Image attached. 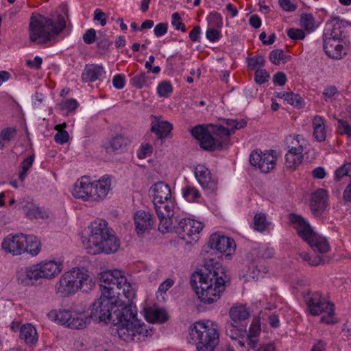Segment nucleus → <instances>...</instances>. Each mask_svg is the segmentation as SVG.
<instances>
[{"label":"nucleus","instance_id":"nucleus-45","mask_svg":"<svg viewBox=\"0 0 351 351\" xmlns=\"http://www.w3.org/2000/svg\"><path fill=\"white\" fill-rule=\"evenodd\" d=\"M131 84L137 88H141L144 86H148L149 79L145 73L142 72L132 78Z\"/></svg>","mask_w":351,"mask_h":351},{"label":"nucleus","instance_id":"nucleus-2","mask_svg":"<svg viewBox=\"0 0 351 351\" xmlns=\"http://www.w3.org/2000/svg\"><path fill=\"white\" fill-rule=\"evenodd\" d=\"M228 280L226 269L219 263H215L193 275L195 293L205 304H211L219 300Z\"/></svg>","mask_w":351,"mask_h":351},{"label":"nucleus","instance_id":"nucleus-18","mask_svg":"<svg viewBox=\"0 0 351 351\" xmlns=\"http://www.w3.org/2000/svg\"><path fill=\"white\" fill-rule=\"evenodd\" d=\"M25 234H9L3 239L1 248L7 254L19 256L25 253Z\"/></svg>","mask_w":351,"mask_h":351},{"label":"nucleus","instance_id":"nucleus-50","mask_svg":"<svg viewBox=\"0 0 351 351\" xmlns=\"http://www.w3.org/2000/svg\"><path fill=\"white\" fill-rule=\"evenodd\" d=\"M208 25L211 27L221 28L223 24L222 17L217 12L210 13L207 18Z\"/></svg>","mask_w":351,"mask_h":351},{"label":"nucleus","instance_id":"nucleus-1","mask_svg":"<svg viewBox=\"0 0 351 351\" xmlns=\"http://www.w3.org/2000/svg\"><path fill=\"white\" fill-rule=\"evenodd\" d=\"M101 296L92 305L90 317L98 322H112L120 326L117 311L125 313L135 298L136 288L123 271L107 270L100 274Z\"/></svg>","mask_w":351,"mask_h":351},{"label":"nucleus","instance_id":"nucleus-57","mask_svg":"<svg viewBox=\"0 0 351 351\" xmlns=\"http://www.w3.org/2000/svg\"><path fill=\"white\" fill-rule=\"evenodd\" d=\"M264 63L265 58L261 55H258L248 59V65L253 69L263 66Z\"/></svg>","mask_w":351,"mask_h":351},{"label":"nucleus","instance_id":"nucleus-7","mask_svg":"<svg viewBox=\"0 0 351 351\" xmlns=\"http://www.w3.org/2000/svg\"><path fill=\"white\" fill-rule=\"evenodd\" d=\"M95 282L88 271L84 267H73L65 271L55 286L56 293L62 297H69L78 291L87 292L93 289Z\"/></svg>","mask_w":351,"mask_h":351},{"label":"nucleus","instance_id":"nucleus-21","mask_svg":"<svg viewBox=\"0 0 351 351\" xmlns=\"http://www.w3.org/2000/svg\"><path fill=\"white\" fill-rule=\"evenodd\" d=\"M150 131L153 132L158 139H164L171 134L173 125L161 116H150Z\"/></svg>","mask_w":351,"mask_h":351},{"label":"nucleus","instance_id":"nucleus-54","mask_svg":"<svg viewBox=\"0 0 351 351\" xmlns=\"http://www.w3.org/2000/svg\"><path fill=\"white\" fill-rule=\"evenodd\" d=\"M153 152V147L149 144H142L137 152V156L139 159H144L150 156Z\"/></svg>","mask_w":351,"mask_h":351},{"label":"nucleus","instance_id":"nucleus-51","mask_svg":"<svg viewBox=\"0 0 351 351\" xmlns=\"http://www.w3.org/2000/svg\"><path fill=\"white\" fill-rule=\"evenodd\" d=\"M254 229L262 232L267 228L266 217L263 214H257L254 218Z\"/></svg>","mask_w":351,"mask_h":351},{"label":"nucleus","instance_id":"nucleus-20","mask_svg":"<svg viewBox=\"0 0 351 351\" xmlns=\"http://www.w3.org/2000/svg\"><path fill=\"white\" fill-rule=\"evenodd\" d=\"M342 42V39L323 38V47L326 55L332 59H341L347 53Z\"/></svg>","mask_w":351,"mask_h":351},{"label":"nucleus","instance_id":"nucleus-25","mask_svg":"<svg viewBox=\"0 0 351 351\" xmlns=\"http://www.w3.org/2000/svg\"><path fill=\"white\" fill-rule=\"evenodd\" d=\"M195 176L199 184L204 189L214 191L217 187V180L212 178L208 168L197 165L195 169Z\"/></svg>","mask_w":351,"mask_h":351},{"label":"nucleus","instance_id":"nucleus-61","mask_svg":"<svg viewBox=\"0 0 351 351\" xmlns=\"http://www.w3.org/2000/svg\"><path fill=\"white\" fill-rule=\"evenodd\" d=\"M237 327V324H234L232 322L227 323L226 326V334L231 337L232 339H236L237 337L239 335V331L236 328Z\"/></svg>","mask_w":351,"mask_h":351},{"label":"nucleus","instance_id":"nucleus-35","mask_svg":"<svg viewBox=\"0 0 351 351\" xmlns=\"http://www.w3.org/2000/svg\"><path fill=\"white\" fill-rule=\"evenodd\" d=\"M302 153L289 151L285 155V165L287 168L295 169L302 161Z\"/></svg>","mask_w":351,"mask_h":351},{"label":"nucleus","instance_id":"nucleus-23","mask_svg":"<svg viewBox=\"0 0 351 351\" xmlns=\"http://www.w3.org/2000/svg\"><path fill=\"white\" fill-rule=\"evenodd\" d=\"M328 194L326 190L319 189L311 195L310 208L313 215L320 217L327 206Z\"/></svg>","mask_w":351,"mask_h":351},{"label":"nucleus","instance_id":"nucleus-36","mask_svg":"<svg viewBox=\"0 0 351 351\" xmlns=\"http://www.w3.org/2000/svg\"><path fill=\"white\" fill-rule=\"evenodd\" d=\"M25 244L24 245L25 248V252H27L32 256H36L37 255L40 250V242L34 236L31 235H25Z\"/></svg>","mask_w":351,"mask_h":351},{"label":"nucleus","instance_id":"nucleus-5","mask_svg":"<svg viewBox=\"0 0 351 351\" xmlns=\"http://www.w3.org/2000/svg\"><path fill=\"white\" fill-rule=\"evenodd\" d=\"M66 26L64 16L58 14L46 17L41 14H32L29 30V39L39 44L45 43L55 38Z\"/></svg>","mask_w":351,"mask_h":351},{"label":"nucleus","instance_id":"nucleus-41","mask_svg":"<svg viewBox=\"0 0 351 351\" xmlns=\"http://www.w3.org/2000/svg\"><path fill=\"white\" fill-rule=\"evenodd\" d=\"M16 135V130L8 128L0 133V149H3Z\"/></svg>","mask_w":351,"mask_h":351},{"label":"nucleus","instance_id":"nucleus-8","mask_svg":"<svg viewBox=\"0 0 351 351\" xmlns=\"http://www.w3.org/2000/svg\"><path fill=\"white\" fill-rule=\"evenodd\" d=\"M110 190L111 179L107 175L95 181H91L88 176H82L75 182L72 195L76 199L90 202H99L107 197Z\"/></svg>","mask_w":351,"mask_h":351},{"label":"nucleus","instance_id":"nucleus-28","mask_svg":"<svg viewBox=\"0 0 351 351\" xmlns=\"http://www.w3.org/2000/svg\"><path fill=\"white\" fill-rule=\"evenodd\" d=\"M274 250L267 245H258L253 247L249 253L248 258L251 261L269 259L273 257Z\"/></svg>","mask_w":351,"mask_h":351},{"label":"nucleus","instance_id":"nucleus-11","mask_svg":"<svg viewBox=\"0 0 351 351\" xmlns=\"http://www.w3.org/2000/svg\"><path fill=\"white\" fill-rule=\"evenodd\" d=\"M48 317L49 319L73 329L84 328L90 324L91 319L90 315H87L82 306L73 311L65 309L58 311H52L48 313Z\"/></svg>","mask_w":351,"mask_h":351},{"label":"nucleus","instance_id":"nucleus-12","mask_svg":"<svg viewBox=\"0 0 351 351\" xmlns=\"http://www.w3.org/2000/svg\"><path fill=\"white\" fill-rule=\"evenodd\" d=\"M306 303L313 315L322 314L320 322L326 324L337 323L334 304L324 298L319 293H313L306 298Z\"/></svg>","mask_w":351,"mask_h":351},{"label":"nucleus","instance_id":"nucleus-48","mask_svg":"<svg viewBox=\"0 0 351 351\" xmlns=\"http://www.w3.org/2000/svg\"><path fill=\"white\" fill-rule=\"evenodd\" d=\"M172 91V85L167 81L162 82L157 86V93L160 97H167Z\"/></svg>","mask_w":351,"mask_h":351},{"label":"nucleus","instance_id":"nucleus-46","mask_svg":"<svg viewBox=\"0 0 351 351\" xmlns=\"http://www.w3.org/2000/svg\"><path fill=\"white\" fill-rule=\"evenodd\" d=\"M300 256L311 266H318L326 262L325 259L322 256H315L313 257L306 252L300 253Z\"/></svg>","mask_w":351,"mask_h":351},{"label":"nucleus","instance_id":"nucleus-37","mask_svg":"<svg viewBox=\"0 0 351 351\" xmlns=\"http://www.w3.org/2000/svg\"><path fill=\"white\" fill-rule=\"evenodd\" d=\"M183 197L189 202H197L201 197V193L193 186L186 185L182 189Z\"/></svg>","mask_w":351,"mask_h":351},{"label":"nucleus","instance_id":"nucleus-14","mask_svg":"<svg viewBox=\"0 0 351 351\" xmlns=\"http://www.w3.org/2000/svg\"><path fill=\"white\" fill-rule=\"evenodd\" d=\"M204 225L201 221L190 218L182 219L175 228L176 233L187 243L197 241L198 234L202 230Z\"/></svg>","mask_w":351,"mask_h":351},{"label":"nucleus","instance_id":"nucleus-9","mask_svg":"<svg viewBox=\"0 0 351 351\" xmlns=\"http://www.w3.org/2000/svg\"><path fill=\"white\" fill-rule=\"evenodd\" d=\"M188 341L196 351H214L219 341L218 326L210 320L195 322L191 328Z\"/></svg>","mask_w":351,"mask_h":351},{"label":"nucleus","instance_id":"nucleus-39","mask_svg":"<svg viewBox=\"0 0 351 351\" xmlns=\"http://www.w3.org/2000/svg\"><path fill=\"white\" fill-rule=\"evenodd\" d=\"M252 262L253 263L249 267V269L247 271L248 276L254 280H258L261 278H263L268 271L267 269L265 267H260L255 264V261Z\"/></svg>","mask_w":351,"mask_h":351},{"label":"nucleus","instance_id":"nucleus-49","mask_svg":"<svg viewBox=\"0 0 351 351\" xmlns=\"http://www.w3.org/2000/svg\"><path fill=\"white\" fill-rule=\"evenodd\" d=\"M77 107V102L74 99H66L58 104L59 109L64 111L66 113L75 110Z\"/></svg>","mask_w":351,"mask_h":351},{"label":"nucleus","instance_id":"nucleus-64","mask_svg":"<svg viewBox=\"0 0 351 351\" xmlns=\"http://www.w3.org/2000/svg\"><path fill=\"white\" fill-rule=\"evenodd\" d=\"M167 23H160L157 24L154 29V35L156 37H160L165 35L167 32Z\"/></svg>","mask_w":351,"mask_h":351},{"label":"nucleus","instance_id":"nucleus-15","mask_svg":"<svg viewBox=\"0 0 351 351\" xmlns=\"http://www.w3.org/2000/svg\"><path fill=\"white\" fill-rule=\"evenodd\" d=\"M276 157L273 151H254L250 156V164L263 173H268L276 165Z\"/></svg>","mask_w":351,"mask_h":351},{"label":"nucleus","instance_id":"nucleus-58","mask_svg":"<svg viewBox=\"0 0 351 351\" xmlns=\"http://www.w3.org/2000/svg\"><path fill=\"white\" fill-rule=\"evenodd\" d=\"M338 129L341 134H346L348 137L351 138V126L346 121L339 120Z\"/></svg>","mask_w":351,"mask_h":351},{"label":"nucleus","instance_id":"nucleus-34","mask_svg":"<svg viewBox=\"0 0 351 351\" xmlns=\"http://www.w3.org/2000/svg\"><path fill=\"white\" fill-rule=\"evenodd\" d=\"M230 317L233 324H237L241 321H244L250 315L249 311L245 306H237L230 308Z\"/></svg>","mask_w":351,"mask_h":351},{"label":"nucleus","instance_id":"nucleus-63","mask_svg":"<svg viewBox=\"0 0 351 351\" xmlns=\"http://www.w3.org/2000/svg\"><path fill=\"white\" fill-rule=\"evenodd\" d=\"M96 31L91 28L88 29L83 35V40L86 44H92L95 42Z\"/></svg>","mask_w":351,"mask_h":351},{"label":"nucleus","instance_id":"nucleus-53","mask_svg":"<svg viewBox=\"0 0 351 351\" xmlns=\"http://www.w3.org/2000/svg\"><path fill=\"white\" fill-rule=\"evenodd\" d=\"M206 37L209 41L215 43L220 39L221 34L215 27H209L206 31Z\"/></svg>","mask_w":351,"mask_h":351},{"label":"nucleus","instance_id":"nucleus-47","mask_svg":"<svg viewBox=\"0 0 351 351\" xmlns=\"http://www.w3.org/2000/svg\"><path fill=\"white\" fill-rule=\"evenodd\" d=\"M300 25L306 30L313 31L315 29V19L311 14H303L300 19Z\"/></svg>","mask_w":351,"mask_h":351},{"label":"nucleus","instance_id":"nucleus-42","mask_svg":"<svg viewBox=\"0 0 351 351\" xmlns=\"http://www.w3.org/2000/svg\"><path fill=\"white\" fill-rule=\"evenodd\" d=\"M322 94L324 101L327 103H331L336 97L339 95V91L336 86L329 85L324 88Z\"/></svg>","mask_w":351,"mask_h":351},{"label":"nucleus","instance_id":"nucleus-24","mask_svg":"<svg viewBox=\"0 0 351 351\" xmlns=\"http://www.w3.org/2000/svg\"><path fill=\"white\" fill-rule=\"evenodd\" d=\"M136 231L138 235L149 232L153 227L154 221L152 215L145 210H137L134 215Z\"/></svg>","mask_w":351,"mask_h":351},{"label":"nucleus","instance_id":"nucleus-4","mask_svg":"<svg viewBox=\"0 0 351 351\" xmlns=\"http://www.w3.org/2000/svg\"><path fill=\"white\" fill-rule=\"evenodd\" d=\"M153 204L159 219L158 230L168 232L172 228L176 213V202L172 197L170 187L163 182L155 183L150 189Z\"/></svg>","mask_w":351,"mask_h":351},{"label":"nucleus","instance_id":"nucleus-40","mask_svg":"<svg viewBox=\"0 0 351 351\" xmlns=\"http://www.w3.org/2000/svg\"><path fill=\"white\" fill-rule=\"evenodd\" d=\"M34 160V155H30L25 158L21 163V171L19 175V179L23 182L27 176V171L32 167Z\"/></svg>","mask_w":351,"mask_h":351},{"label":"nucleus","instance_id":"nucleus-22","mask_svg":"<svg viewBox=\"0 0 351 351\" xmlns=\"http://www.w3.org/2000/svg\"><path fill=\"white\" fill-rule=\"evenodd\" d=\"M347 23L339 16L332 17L325 25L323 38L342 39Z\"/></svg>","mask_w":351,"mask_h":351},{"label":"nucleus","instance_id":"nucleus-38","mask_svg":"<svg viewBox=\"0 0 351 351\" xmlns=\"http://www.w3.org/2000/svg\"><path fill=\"white\" fill-rule=\"evenodd\" d=\"M24 210L26 215L31 219L48 218L47 213L35 205H31L29 207L25 206Z\"/></svg>","mask_w":351,"mask_h":351},{"label":"nucleus","instance_id":"nucleus-60","mask_svg":"<svg viewBox=\"0 0 351 351\" xmlns=\"http://www.w3.org/2000/svg\"><path fill=\"white\" fill-rule=\"evenodd\" d=\"M112 84L117 89H122L125 84V80L123 75L117 74L112 78Z\"/></svg>","mask_w":351,"mask_h":351},{"label":"nucleus","instance_id":"nucleus-52","mask_svg":"<svg viewBox=\"0 0 351 351\" xmlns=\"http://www.w3.org/2000/svg\"><path fill=\"white\" fill-rule=\"evenodd\" d=\"M286 101L288 104L297 108H301L303 106L304 101L298 94L289 93V97H287Z\"/></svg>","mask_w":351,"mask_h":351},{"label":"nucleus","instance_id":"nucleus-3","mask_svg":"<svg viewBox=\"0 0 351 351\" xmlns=\"http://www.w3.org/2000/svg\"><path fill=\"white\" fill-rule=\"evenodd\" d=\"M223 125H198L191 130V135L199 141L202 148L213 151L223 148L229 141L231 133L246 125L244 120L226 119Z\"/></svg>","mask_w":351,"mask_h":351},{"label":"nucleus","instance_id":"nucleus-6","mask_svg":"<svg viewBox=\"0 0 351 351\" xmlns=\"http://www.w3.org/2000/svg\"><path fill=\"white\" fill-rule=\"evenodd\" d=\"M124 313L117 311L119 322H122L117 329L118 337L127 342L138 341L145 337H152L154 328L137 319L136 307L132 304Z\"/></svg>","mask_w":351,"mask_h":351},{"label":"nucleus","instance_id":"nucleus-62","mask_svg":"<svg viewBox=\"0 0 351 351\" xmlns=\"http://www.w3.org/2000/svg\"><path fill=\"white\" fill-rule=\"evenodd\" d=\"M69 135L66 131H59L54 136L56 143L62 145L69 141Z\"/></svg>","mask_w":351,"mask_h":351},{"label":"nucleus","instance_id":"nucleus-31","mask_svg":"<svg viewBox=\"0 0 351 351\" xmlns=\"http://www.w3.org/2000/svg\"><path fill=\"white\" fill-rule=\"evenodd\" d=\"M312 127L313 130V137L318 142H323L326 139V125L325 121L320 116H315L312 120Z\"/></svg>","mask_w":351,"mask_h":351},{"label":"nucleus","instance_id":"nucleus-29","mask_svg":"<svg viewBox=\"0 0 351 351\" xmlns=\"http://www.w3.org/2000/svg\"><path fill=\"white\" fill-rule=\"evenodd\" d=\"M129 144V140L122 135H116L113 136L108 143L105 145V148L108 150L111 149V151L115 154H121L126 150L127 146Z\"/></svg>","mask_w":351,"mask_h":351},{"label":"nucleus","instance_id":"nucleus-26","mask_svg":"<svg viewBox=\"0 0 351 351\" xmlns=\"http://www.w3.org/2000/svg\"><path fill=\"white\" fill-rule=\"evenodd\" d=\"M305 242L315 252L326 254L330 250V246L326 238L316 231Z\"/></svg>","mask_w":351,"mask_h":351},{"label":"nucleus","instance_id":"nucleus-16","mask_svg":"<svg viewBox=\"0 0 351 351\" xmlns=\"http://www.w3.org/2000/svg\"><path fill=\"white\" fill-rule=\"evenodd\" d=\"M121 246V241L115 232L111 229L98 245L93 247L90 254L96 255L99 254H110L117 252Z\"/></svg>","mask_w":351,"mask_h":351},{"label":"nucleus","instance_id":"nucleus-44","mask_svg":"<svg viewBox=\"0 0 351 351\" xmlns=\"http://www.w3.org/2000/svg\"><path fill=\"white\" fill-rule=\"evenodd\" d=\"M344 176L351 177V162H346L340 166L334 173V178L339 181Z\"/></svg>","mask_w":351,"mask_h":351},{"label":"nucleus","instance_id":"nucleus-10","mask_svg":"<svg viewBox=\"0 0 351 351\" xmlns=\"http://www.w3.org/2000/svg\"><path fill=\"white\" fill-rule=\"evenodd\" d=\"M62 269V263L60 261H44L21 269L17 273L19 283L25 285H34L38 280H51L58 276Z\"/></svg>","mask_w":351,"mask_h":351},{"label":"nucleus","instance_id":"nucleus-27","mask_svg":"<svg viewBox=\"0 0 351 351\" xmlns=\"http://www.w3.org/2000/svg\"><path fill=\"white\" fill-rule=\"evenodd\" d=\"M104 73V69L101 65L86 64L81 77L84 82H92L97 80Z\"/></svg>","mask_w":351,"mask_h":351},{"label":"nucleus","instance_id":"nucleus-55","mask_svg":"<svg viewBox=\"0 0 351 351\" xmlns=\"http://www.w3.org/2000/svg\"><path fill=\"white\" fill-rule=\"evenodd\" d=\"M171 25L177 30H181L182 32H186L185 25L182 22L181 17L178 12L172 14Z\"/></svg>","mask_w":351,"mask_h":351},{"label":"nucleus","instance_id":"nucleus-56","mask_svg":"<svg viewBox=\"0 0 351 351\" xmlns=\"http://www.w3.org/2000/svg\"><path fill=\"white\" fill-rule=\"evenodd\" d=\"M269 79V73L265 69H257L255 72V81L258 84H263Z\"/></svg>","mask_w":351,"mask_h":351},{"label":"nucleus","instance_id":"nucleus-13","mask_svg":"<svg viewBox=\"0 0 351 351\" xmlns=\"http://www.w3.org/2000/svg\"><path fill=\"white\" fill-rule=\"evenodd\" d=\"M110 230L108 223L104 220L97 219L90 223L87 227L88 236L82 239L84 247L88 254L106 234L108 235Z\"/></svg>","mask_w":351,"mask_h":351},{"label":"nucleus","instance_id":"nucleus-19","mask_svg":"<svg viewBox=\"0 0 351 351\" xmlns=\"http://www.w3.org/2000/svg\"><path fill=\"white\" fill-rule=\"evenodd\" d=\"M289 219L298 236L304 241L315 232L308 221L301 215L291 213Z\"/></svg>","mask_w":351,"mask_h":351},{"label":"nucleus","instance_id":"nucleus-59","mask_svg":"<svg viewBox=\"0 0 351 351\" xmlns=\"http://www.w3.org/2000/svg\"><path fill=\"white\" fill-rule=\"evenodd\" d=\"M287 36L293 40H303L305 34L302 29L291 28L287 30Z\"/></svg>","mask_w":351,"mask_h":351},{"label":"nucleus","instance_id":"nucleus-30","mask_svg":"<svg viewBox=\"0 0 351 351\" xmlns=\"http://www.w3.org/2000/svg\"><path fill=\"white\" fill-rule=\"evenodd\" d=\"M145 317L149 322L162 323L167 320L168 317L165 310L155 306L149 307L144 310Z\"/></svg>","mask_w":351,"mask_h":351},{"label":"nucleus","instance_id":"nucleus-17","mask_svg":"<svg viewBox=\"0 0 351 351\" xmlns=\"http://www.w3.org/2000/svg\"><path fill=\"white\" fill-rule=\"evenodd\" d=\"M208 247L219 253L230 256L235 251L236 244L232 239L215 233L210 237Z\"/></svg>","mask_w":351,"mask_h":351},{"label":"nucleus","instance_id":"nucleus-33","mask_svg":"<svg viewBox=\"0 0 351 351\" xmlns=\"http://www.w3.org/2000/svg\"><path fill=\"white\" fill-rule=\"evenodd\" d=\"M20 337L27 344H34L38 341V335L36 328L30 324L23 325L20 330Z\"/></svg>","mask_w":351,"mask_h":351},{"label":"nucleus","instance_id":"nucleus-32","mask_svg":"<svg viewBox=\"0 0 351 351\" xmlns=\"http://www.w3.org/2000/svg\"><path fill=\"white\" fill-rule=\"evenodd\" d=\"M289 151L303 153L304 147L306 145V140L301 135H290L286 138Z\"/></svg>","mask_w":351,"mask_h":351},{"label":"nucleus","instance_id":"nucleus-43","mask_svg":"<svg viewBox=\"0 0 351 351\" xmlns=\"http://www.w3.org/2000/svg\"><path fill=\"white\" fill-rule=\"evenodd\" d=\"M288 59L289 57L285 54L282 49H275L269 53V60L275 65L285 63L288 61Z\"/></svg>","mask_w":351,"mask_h":351}]
</instances>
